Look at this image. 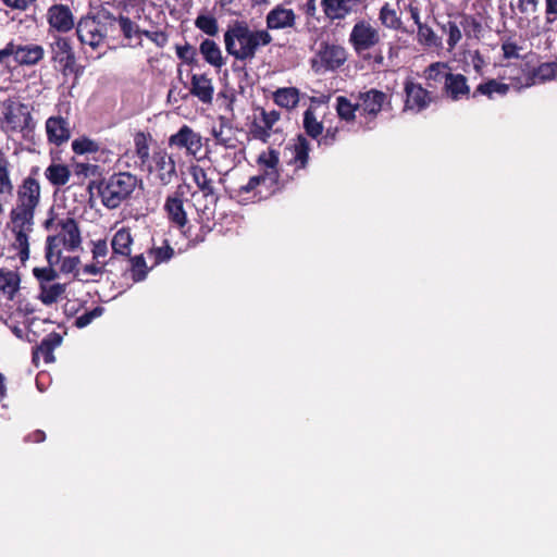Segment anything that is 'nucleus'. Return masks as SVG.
<instances>
[{
    "mask_svg": "<svg viewBox=\"0 0 557 557\" xmlns=\"http://www.w3.org/2000/svg\"><path fill=\"white\" fill-rule=\"evenodd\" d=\"M379 20L387 28L394 30H406L403 26L400 16L397 11L393 9L388 3H385L379 13Z\"/></svg>",
    "mask_w": 557,
    "mask_h": 557,
    "instance_id": "79ce46f5",
    "label": "nucleus"
},
{
    "mask_svg": "<svg viewBox=\"0 0 557 557\" xmlns=\"http://www.w3.org/2000/svg\"><path fill=\"white\" fill-rule=\"evenodd\" d=\"M199 52L205 61L214 67L221 69L225 63L221 48L212 39H203L199 46Z\"/></svg>",
    "mask_w": 557,
    "mask_h": 557,
    "instance_id": "2f4dec72",
    "label": "nucleus"
},
{
    "mask_svg": "<svg viewBox=\"0 0 557 557\" xmlns=\"http://www.w3.org/2000/svg\"><path fill=\"white\" fill-rule=\"evenodd\" d=\"M11 163L9 159L1 153L0 154V195L12 196L14 185L10 175Z\"/></svg>",
    "mask_w": 557,
    "mask_h": 557,
    "instance_id": "37998d69",
    "label": "nucleus"
},
{
    "mask_svg": "<svg viewBox=\"0 0 557 557\" xmlns=\"http://www.w3.org/2000/svg\"><path fill=\"white\" fill-rule=\"evenodd\" d=\"M45 57V49L38 44H15L14 42V62L22 66H33L38 64Z\"/></svg>",
    "mask_w": 557,
    "mask_h": 557,
    "instance_id": "5701e85b",
    "label": "nucleus"
},
{
    "mask_svg": "<svg viewBox=\"0 0 557 557\" xmlns=\"http://www.w3.org/2000/svg\"><path fill=\"white\" fill-rule=\"evenodd\" d=\"M104 312V308L101 306H97L89 311H85L83 314L78 315L75 319V326L78 329L86 327L89 325L96 318H99Z\"/></svg>",
    "mask_w": 557,
    "mask_h": 557,
    "instance_id": "5fc2aeb1",
    "label": "nucleus"
},
{
    "mask_svg": "<svg viewBox=\"0 0 557 557\" xmlns=\"http://www.w3.org/2000/svg\"><path fill=\"white\" fill-rule=\"evenodd\" d=\"M133 242L134 239L129 227H122L117 230L111 239L113 255L125 258L129 257Z\"/></svg>",
    "mask_w": 557,
    "mask_h": 557,
    "instance_id": "c756f323",
    "label": "nucleus"
},
{
    "mask_svg": "<svg viewBox=\"0 0 557 557\" xmlns=\"http://www.w3.org/2000/svg\"><path fill=\"white\" fill-rule=\"evenodd\" d=\"M285 151L289 153L286 164L293 168V174L288 175L289 182L299 180L309 168L311 144L304 134H298L285 147Z\"/></svg>",
    "mask_w": 557,
    "mask_h": 557,
    "instance_id": "9d476101",
    "label": "nucleus"
},
{
    "mask_svg": "<svg viewBox=\"0 0 557 557\" xmlns=\"http://www.w3.org/2000/svg\"><path fill=\"white\" fill-rule=\"evenodd\" d=\"M46 133L50 144L61 146L71 138V127L67 119L57 115L46 121Z\"/></svg>",
    "mask_w": 557,
    "mask_h": 557,
    "instance_id": "a211bd4d",
    "label": "nucleus"
},
{
    "mask_svg": "<svg viewBox=\"0 0 557 557\" xmlns=\"http://www.w3.org/2000/svg\"><path fill=\"white\" fill-rule=\"evenodd\" d=\"M45 177L54 187H61L69 183L71 171L67 165L62 163H51L45 170Z\"/></svg>",
    "mask_w": 557,
    "mask_h": 557,
    "instance_id": "72a5a7b5",
    "label": "nucleus"
},
{
    "mask_svg": "<svg viewBox=\"0 0 557 557\" xmlns=\"http://www.w3.org/2000/svg\"><path fill=\"white\" fill-rule=\"evenodd\" d=\"M147 253L149 258L153 259V265H159L170 261L174 257L175 251L169 240L163 239L161 246L153 244L151 248L148 249Z\"/></svg>",
    "mask_w": 557,
    "mask_h": 557,
    "instance_id": "ea45409f",
    "label": "nucleus"
},
{
    "mask_svg": "<svg viewBox=\"0 0 557 557\" xmlns=\"http://www.w3.org/2000/svg\"><path fill=\"white\" fill-rule=\"evenodd\" d=\"M341 129L338 126H330L325 128L318 139L317 145L319 148H330L339 140Z\"/></svg>",
    "mask_w": 557,
    "mask_h": 557,
    "instance_id": "864d4df0",
    "label": "nucleus"
},
{
    "mask_svg": "<svg viewBox=\"0 0 557 557\" xmlns=\"http://www.w3.org/2000/svg\"><path fill=\"white\" fill-rule=\"evenodd\" d=\"M299 95L296 87H282L273 92V101L281 108L292 110L297 107Z\"/></svg>",
    "mask_w": 557,
    "mask_h": 557,
    "instance_id": "f704fd0d",
    "label": "nucleus"
},
{
    "mask_svg": "<svg viewBox=\"0 0 557 557\" xmlns=\"http://www.w3.org/2000/svg\"><path fill=\"white\" fill-rule=\"evenodd\" d=\"M358 111L360 116V126L363 131H373L376 127V119L382 112L384 106L389 103V96L376 88L358 92Z\"/></svg>",
    "mask_w": 557,
    "mask_h": 557,
    "instance_id": "39448f33",
    "label": "nucleus"
},
{
    "mask_svg": "<svg viewBox=\"0 0 557 557\" xmlns=\"http://www.w3.org/2000/svg\"><path fill=\"white\" fill-rule=\"evenodd\" d=\"M335 111L341 121L354 123L357 117L358 104L345 96L336 97Z\"/></svg>",
    "mask_w": 557,
    "mask_h": 557,
    "instance_id": "c9c22d12",
    "label": "nucleus"
},
{
    "mask_svg": "<svg viewBox=\"0 0 557 557\" xmlns=\"http://www.w3.org/2000/svg\"><path fill=\"white\" fill-rule=\"evenodd\" d=\"M443 91L453 101H458L463 98L470 97V87L468 85V79L462 74H448L445 81V85L443 86Z\"/></svg>",
    "mask_w": 557,
    "mask_h": 557,
    "instance_id": "393cba45",
    "label": "nucleus"
},
{
    "mask_svg": "<svg viewBox=\"0 0 557 557\" xmlns=\"http://www.w3.org/2000/svg\"><path fill=\"white\" fill-rule=\"evenodd\" d=\"M48 22L51 27L66 33L74 27V17L67 5L54 4L48 10Z\"/></svg>",
    "mask_w": 557,
    "mask_h": 557,
    "instance_id": "a878e982",
    "label": "nucleus"
},
{
    "mask_svg": "<svg viewBox=\"0 0 557 557\" xmlns=\"http://www.w3.org/2000/svg\"><path fill=\"white\" fill-rule=\"evenodd\" d=\"M141 36H145L146 38L151 40L158 48H164L169 41V36L164 30H147V29H141L137 25V32L135 34H133L132 40L133 39L140 40ZM138 44L140 45V41Z\"/></svg>",
    "mask_w": 557,
    "mask_h": 557,
    "instance_id": "09e8293b",
    "label": "nucleus"
},
{
    "mask_svg": "<svg viewBox=\"0 0 557 557\" xmlns=\"http://www.w3.org/2000/svg\"><path fill=\"white\" fill-rule=\"evenodd\" d=\"M150 162L152 164V172L157 173L161 185L166 186L177 177L176 163L165 149L159 148L154 150Z\"/></svg>",
    "mask_w": 557,
    "mask_h": 557,
    "instance_id": "2eb2a0df",
    "label": "nucleus"
},
{
    "mask_svg": "<svg viewBox=\"0 0 557 557\" xmlns=\"http://www.w3.org/2000/svg\"><path fill=\"white\" fill-rule=\"evenodd\" d=\"M258 162L265 166L263 171L264 174H270L271 172L275 173L276 177L272 178V185L281 188L285 187L289 183L288 174L283 176L277 170L280 160L278 153L275 150H270L268 154H261L258 159Z\"/></svg>",
    "mask_w": 557,
    "mask_h": 557,
    "instance_id": "c85d7f7f",
    "label": "nucleus"
},
{
    "mask_svg": "<svg viewBox=\"0 0 557 557\" xmlns=\"http://www.w3.org/2000/svg\"><path fill=\"white\" fill-rule=\"evenodd\" d=\"M276 177L274 172H271L270 174H264L263 172L259 175L251 176L249 178L251 186H253L256 191L258 190V187L261 185H264L269 183V186L272 187V178Z\"/></svg>",
    "mask_w": 557,
    "mask_h": 557,
    "instance_id": "0e129e2a",
    "label": "nucleus"
},
{
    "mask_svg": "<svg viewBox=\"0 0 557 557\" xmlns=\"http://www.w3.org/2000/svg\"><path fill=\"white\" fill-rule=\"evenodd\" d=\"M169 146L178 150L185 149L187 154L196 157L203 145L201 135L185 124L169 137Z\"/></svg>",
    "mask_w": 557,
    "mask_h": 557,
    "instance_id": "4468645a",
    "label": "nucleus"
},
{
    "mask_svg": "<svg viewBox=\"0 0 557 557\" xmlns=\"http://www.w3.org/2000/svg\"><path fill=\"white\" fill-rule=\"evenodd\" d=\"M65 293V286L60 283L41 284L39 299L44 305H52Z\"/></svg>",
    "mask_w": 557,
    "mask_h": 557,
    "instance_id": "49530a36",
    "label": "nucleus"
},
{
    "mask_svg": "<svg viewBox=\"0 0 557 557\" xmlns=\"http://www.w3.org/2000/svg\"><path fill=\"white\" fill-rule=\"evenodd\" d=\"M10 58L14 59V40H10L3 48H0V63L8 65Z\"/></svg>",
    "mask_w": 557,
    "mask_h": 557,
    "instance_id": "774afa93",
    "label": "nucleus"
},
{
    "mask_svg": "<svg viewBox=\"0 0 557 557\" xmlns=\"http://www.w3.org/2000/svg\"><path fill=\"white\" fill-rule=\"evenodd\" d=\"M129 273L133 282L138 283L144 281L149 272L144 255L129 256Z\"/></svg>",
    "mask_w": 557,
    "mask_h": 557,
    "instance_id": "a18cd8bd",
    "label": "nucleus"
},
{
    "mask_svg": "<svg viewBox=\"0 0 557 557\" xmlns=\"http://www.w3.org/2000/svg\"><path fill=\"white\" fill-rule=\"evenodd\" d=\"M36 123L27 104L23 102L9 101L4 103L1 129L4 133H33Z\"/></svg>",
    "mask_w": 557,
    "mask_h": 557,
    "instance_id": "0eeeda50",
    "label": "nucleus"
},
{
    "mask_svg": "<svg viewBox=\"0 0 557 557\" xmlns=\"http://www.w3.org/2000/svg\"><path fill=\"white\" fill-rule=\"evenodd\" d=\"M190 174L199 190L205 197L214 196L215 188L213 181L208 176L206 170L200 165H191Z\"/></svg>",
    "mask_w": 557,
    "mask_h": 557,
    "instance_id": "4c0bfd02",
    "label": "nucleus"
},
{
    "mask_svg": "<svg viewBox=\"0 0 557 557\" xmlns=\"http://www.w3.org/2000/svg\"><path fill=\"white\" fill-rule=\"evenodd\" d=\"M72 150L76 154L96 153L100 150V146L97 141L83 136L72 141Z\"/></svg>",
    "mask_w": 557,
    "mask_h": 557,
    "instance_id": "3c124183",
    "label": "nucleus"
},
{
    "mask_svg": "<svg viewBox=\"0 0 557 557\" xmlns=\"http://www.w3.org/2000/svg\"><path fill=\"white\" fill-rule=\"evenodd\" d=\"M443 29L448 33L447 45L449 49L455 48L461 39L459 26L455 22L448 21V23L443 26Z\"/></svg>",
    "mask_w": 557,
    "mask_h": 557,
    "instance_id": "052dcab7",
    "label": "nucleus"
},
{
    "mask_svg": "<svg viewBox=\"0 0 557 557\" xmlns=\"http://www.w3.org/2000/svg\"><path fill=\"white\" fill-rule=\"evenodd\" d=\"M404 111L420 113L426 110L432 103H436L440 96L420 83L408 78L404 83Z\"/></svg>",
    "mask_w": 557,
    "mask_h": 557,
    "instance_id": "9b49d317",
    "label": "nucleus"
},
{
    "mask_svg": "<svg viewBox=\"0 0 557 557\" xmlns=\"http://www.w3.org/2000/svg\"><path fill=\"white\" fill-rule=\"evenodd\" d=\"M62 343V336L57 332L48 334L41 343L36 346L33 351V362L38 366L39 356L41 355L46 363L54 361L53 350Z\"/></svg>",
    "mask_w": 557,
    "mask_h": 557,
    "instance_id": "cd10ccee",
    "label": "nucleus"
},
{
    "mask_svg": "<svg viewBox=\"0 0 557 557\" xmlns=\"http://www.w3.org/2000/svg\"><path fill=\"white\" fill-rule=\"evenodd\" d=\"M450 74L448 71V66L442 62H435L430 64L424 70V77L426 79V87L434 88V84H443L445 85L446 77Z\"/></svg>",
    "mask_w": 557,
    "mask_h": 557,
    "instance_id": "e433bc0d",
    "label": "nucleus"
},
{
    "mask_svg": "<svg viewBox=\"0 0 557 557\" xmlns=\"http://www.w3.org/2000/svg\"><path fill=\"white\" fill-rule=\"evenodd\" d=\"M461 26L468 37H479L482 32L481 23L472 16H463Z\"/></svg>",
    "mask_w": 557,
    "mask_h": 557,
    "instance_id": "bf43d9fd",
    "label": "nucleus"
},
{
    "mask_svg": "<svg viewBox=\"0 0 557 557\" xmlns=\"http://www.w3.org/2000/svg\"><path fill=\"white\" fill-rule=\"evenodd\" d=\"M236 157L237 148L207 147V158L220 175H226L235 168Z\"/></svg>",
    "mask_w": 557,
    "mask_h": 557,
    "instance_id": "f3484780",
    "label": "nucleus"
},
{
    "mask_svg": "<svg viewBox=\"0 0 557 557\" xmlns=\"http://www.w3.org/2000/svg\"><path fill=\"white\" fill-rule=\"evenodd\" d=\"M521 47L517 45L516 41H512L510 38L504 40L502 44V51L505 59H520L519 51Z\"/></svg>",
    "mask_w": 557,
    "mask_h": 557,
    "instance_id": "680f3d73",
    "label": "nucleus"
},
{
    "mask_svg": "<svg viewBox=\"0 0 557 557\" xmlns=\"http://www.w3.org/2000/svg\"><path fill=\"white\" fill-rule=\"evenodd\" d=\"M213 143L210 147H226V148H237V139L233 136L231 129L225 131V126L220 124L219 127H213L211 131Z\"/></svg>",
    "mask_w": 557,
    "mask_h": 557,
    "instance_id": "a19ab883",
    "label": "nucleus"
},
{
    "mask_svg": "<svg viewBox=\"0 0 557 557\" xmlns=\"http://www.w3.org/2000/svg\"><path fill=\"white\" fill-rule=\"evenodd\" d=\"M509 91V85L499 83L496 79L492 78L484 83H481L476 86L474 89L472 97L475 98L479 95L486 96L487 98L492 99L494 94H498L500 96L507 95Z\"/></svg>",
    "mask_w": 557,
    "mask_h": 557,
    "instance_id": "58836bf2",
    "label": "nucleus"
},
{
    "mask_svg": "<svg viewBox=\"0 0 557 557\" xmlns=\"http://www.w3.org/2000/svg\"><path fill=\"white\" fill-rule=\"evenodd\" d=\"M272 42L267 29H251L245 21H234L224 33L226 52L236 60H252L260 47Z\"/></svg>",
    "mask_w": 557,
    "mask_h": 557,
    "instance_id": "7ed1b4c3",
    "label": "nucleus"
},
{
    "mask_svg": "<svg viewBox=\"0 0 557 557\" xmlns=\"http://www.w3.org/2000/svg\"><path fill=\"white\" fill-rule=\"evenodd\" d=\"M265 24L267 30L293 28L296 24V14L292 9L277 4L267 14Z\"/></svg>",
    "mask_w": 557,
    "mask_h": 557,
    "instance_id": "b1692460",
    "label": "nucleus"
},
{
    "mask_svg": "<svg viewBox=\"0 0 557 557\" xmlns=\"http://www.w3.org/2000/svg\"><path fill=\"white\" fill-rule=\"evenodd\" d=\"M79 257L75 256V257H65V258H61V272L62 273H73L77 265L79 264Z\"/></svg>",
    "mask_w": 557,
    "mask_h": 557,
    "instance_id": "69168bd1",
    "label": "nucleus"
},
{
    "mask_svg": "<svg viewBox=\"0 0 557 557\" xmlns=\"http://www.w3.org/2000/svg\"><path fill=\"white\" fill-rule=\"evenodd\" d=\"M195 26L208 36H215L219 33V24L213 15H198L195 20Z\"/></svg>",
    "mask_w": 557,
    "mask_h": 557,
    "instance_id": "8fccbe9b",
    "label": "nucleus"
},
{
    "mask_svg": "<svg viewBox=\"0 0 557 557\" xmlns=\"http://www.w3.org/2000/svg\"><path fill=\"white\" fill-rule=\"evenodd\" d=\"M189 186L186 185V188ZM185 186L178 185L175 191L165 199L164 211L171 223L184 227L187 223V213L184 209Z\"/></svg>",
    "mask_w": 557,
    "mask_h": 557,
    "instance_id": "dca6fc26",
    "label": "nucleus"
},
{
    "mask_svg": "<svg viewBox=\"0 0 557 557\" xmlns=\"http://www.w3.org/2000/svg\"><path fill=\"white\" fill-rule=\"evenodd\" d=\"M237 197L244 200H255L261 197L260 191H256L248 180L247 184L242 185L237 190Z\"/></svg>",
    "mask_w": 557,
    "mask_h": 557,
    "instance_id": "e2e57ef3",
    "label": "nucleus"
},
{
    "mask_svg": "<svg viewBox=\"0 0 557 557\" xmlns=\"http://www.w3.org/2000/svg\"><path fill=\"white\" fill-rule=\"evenodd\" d=\"M137 32V24L128 16H115L106 8L90 11L82 16L76 25V35L82 45L96 50L104 45L116 44L123 37L124 46H131L132 36Z\"/></svg>",
    "mask_w": 557,
    "mask_h": 557,
    "instance_id": "f257e3e1",
    "label": "nucleus"
},
{
    "mask_svg": "<svg viewBox=\"0 0 557 557\" xmlns=\"http://www.w3.org/2000/svg\"><path fill=\"white\" fill-rule=\"evenodd\" d=\"M21 276L17 271L0 268V290L12 300L20 289Z\"/></svg>",
    "mask_w": 557,
    "mask_h": 557,
    "instance_id": "7c9ffc66",
    "label": "nucleus"
},
{
    "mask_svg": "<svg viewBox=\"0 0 557 557\" xmlns=\"http://www.w3.org/2000/svg\"><path fill=\"white\" fill-rule=\"evenodd\" d=\"M62 244L58 236L49 235L46 238L45 258L49 265H57L62 258Z\"/></svg>",
    "mask_w": 557,
    "mask_h": 557,
    "instance_id": "c03bdc74",
    "label": "nucleus"
},
{
    "mask_svg": "<svg viewBox=\"0 0 557 557\" xmlns=\"http://www.w3.org/2000/svg\"><path fill=\"white\" fill-rule=\"evenodd\" d=\"M108 252H109V248H108V244L104 239H98L97 242L92 243V248H91L92 259L95 261H97L98 263H100V262L109 263L113 259V257H111L108 261L104 260Z\"/></svg>",
    "mask_w": 557,
    "mask_h": 557,
    "instance_id": "4d7b16f0",
    "label": "nucleus"
},
{
    "mask_svg": "<svg viewBox=\"0 0 557 557\" xmlns=\"http://www.w3.org/2000/svg\"><path fill=\"white\" fill-rule=\"evenodd\" d=\"M418 41L428 47H438L441 45L440 38L435 35L433 29L426 24L418 26Z\"/></svg>",
    "mask_w": 557,
    "mask_h": 557,
    "instance_id": "603ef678",
    "label": "nucleus"
},
{
    "mask_svg": "<svg viewBox=\"0 0 557 557\" xmlns=\"http://www.w3.org/2000/svg\"><path fill=\"white\" fill-rule=\"evenodd\" d=\"M139 182L137 176L129 172H116L90 181L87 191L90 200L97 196L104 208L114 210L132 198Z\"/></svg>",
    "mask_w": 557,
    "mask_h": 557,
    "instance_id": "f03ea898",
    "label": "nucleus"
},
{
    "mask_svg": "<svg viewBox=\"0 0 557 557\" xmlns=\"http://www.w3.org/2000/svg\"><path fill=\"white\" fill-rule=\"evenodd\" d=\"M12 223V233L14 234V242L12 247L17 250L20 260L24 263L29 259V234L33 232L34 220L10 215Z\"/></svg>",
    "mask_w": 557,
    "mask_h": 557,
    "instance_id": "ddd939ff",
    "label": "nucleus"
},
{
    "mask_svg": "<svg viewBox=\"0 0 557 557\" xmlns=\"http://www.w3.org/2000/svg\"><path fill=\"white\" fill-rule=\"evenodd\" d=\"M380 39L379 30L364 20L358 21L349 35V42L354 50L358 55H362L364 60L370 59V57L363 53L374 48Z\"/></svg>",
    "mask_w": 557,
    "mask_h": 557,
    "instance_id": "f8f14e48",
    "label": "nucleus"
},
{
    "mask_svg": "<svg viewBox=\"0 0 557 557\" xmlns=\"http://www.w3.org/2000/svg\"><path fill=\"white\" fill-rule=\"evenodd\" d=\"M189 92L202 103H211L214 94L212 79L207 74H193Z\"/></svg>",
    "mask_w": 557,
    "mask_h": 557,
    "instance_id": "bb28decb",
    "label": "nucleus"
},
{
    "mask_svg": "<svg viewBox=\"0 0 557 557\" xmlns=\"http://www.w3.org/2000/svg\"><path fill=\"white\" fill-rule=\"evenodd\" d=\"M530 67L531 63L524 59H521L519 62L508 63L505 65L502 78L509 79L518 88L530 87L533 85Z\"/></svg>",
    "mask_w": 557,
    "mask_h": 557,
    "instance_id": "412c9836",
    "label": "nucleus"
},
{
    "mask_svg": "<svg viewBox=\"0 0 557 557\" xmlns=\"http://www.w3.org/2000/svg\"><path fill=\"white\" fill-rule=\"evenodd\" d=\"M361 0H321L324 15L330 21L346 18L357 10Z\"/></svg>",
    "mask_w": 557,
    "mask_h": 557,
    "instance_id": "6ab92c4d",
    "label": "nucleus"
},
{
    "mask_svg": "<svg viewBox=\"0 0 557 557\" xmlns=\"http://www.w3.org/2000/svg\"><path fill=\"white\" fill-rule=\"evenodd\" d=\"M281 113L276 110L267 111L260 109V119L255 121L250 127V134L255 139L267 143L271 136L274 124L280 120Z\"/></svg>",
    "mask_w": 557,
    "mask_h": 557,
    "instance_id": "4be33fe9",
    "label": "nucleus"
},
{
    "mask_svg": "<svg viewBox=\"0 0 557 557\" xmlns=\"http://www.w3.org/2000/svg\"><path fill=\"white\" fill-rule=\"evenodd\" d=\"M153 138L150 133L138 131L134 135V153L137 158V165L141 171L152 173V164L150 162V144Z\"/></svg>",
    "mask_w": 557,
    "mask_h": 557,
    "instance_id": "aec40b11",
    "label": "nucleus"
},
{
    "mask_svg": "<svg viewBox=\"0 0 557 557\" xmlns=\"http://www.w3.org/2000/svg\"><path fill=\"white\" fill-rule=\"evenodd\" d=\"M54 265H49L45 268H34L33 274L41 284L50 283L55 280L58 276L57 271L53 269Z\"/></svg>",
    "mask_w": 557,
    "mask_h": 557,
    "instance_id": "13d9d810",
    "label": "nucleus"
},
{
    "mask_svg": "<svg viewBox=\"0 0 557 557\" xmlns=\"http://www.w3.org/2000/svg\"><path fill=\"white\" fill-rule=\"evenodd\" d=\"M176 54L186 64L193 65L197 63V50L189 44L177 46Z\"/></svg>",
    "mask_w": 557,
    "mask_h": 557,
    "instance_id": "6e6d98bb",
    "label": "nucleus"
},
{
    "mask_svg": "<svg viewBox=\"0 0 557 557\" xmlns=\"http://www.w3.org/2000/svg\"><path fill=\"white\" fill-rule=\"evenodd\" d=\"M302 128L305 131V136L318 141L321 137L324 125L321 121H319L315 116V112L312 107H309L305 110L302 115Z\"/></svg>",
    "mask_w": 557,
    "mask_h": 557,
    "instance_id": "473e14b6",
    "label": "nucleus"
},
{
    "mask_svg": "<svg viewBox=\"0 0 557 557\" xmlns=\"http://www.w3.org/2000/svg\"><path fill=\"white\" fill-rule=\"evenodd\" d=\"M39 172V168L34 166L30 173L22 181L17 189V203L10 212V215L33 219L35 210L40 202V184L35 177Z\"/></svg>",
    "mask_w": 557,
    "mask_h": 557,
    "instance_id": "20e7f679",
    "label": "nucleus"
},
{
    "mask_svg": "<svg viewBox=\"0 0 557 557\" xmlns=\"http://www.w3.org/2000/svg\"><path fill=\"white\" fill-rule=\"evenodd\" d=\"M347 50L338 44L322 41L311 60L315 73L334 72L347 61Z\"/></svg>",
    "mask_w": 557,
    "mask_h": 557,
    "instance_id": "1a4fd4ad",
    "label": "nucleus"
},
{
    "mask_svg": "<svg viewBox=\"0 0 557 557\" xmlns=\"http://www.w3.org/2000/svg\"><path fill=\"white\" fill-rule=\"evenodd\" d=\"M55 225L58 233L53 236H58L60 243L64 249L74 251L82 245V234L77 220L70 214L57 219L53 209L49 211V218L45 220L42 226L46 231L51 230Z\"/></svg>",
    "mask_w": 557,
    "mask_h": 557,
    "instance_id": "423d86ee",
    "label": "nucleus"
},
{
    "mask_svg": "<svg viewBox=\"0 0 557 557\" xmlns=\"http://www.w3.org/2000/svg\"><path fill=\"white\" fill-rule=\"evenodd\" d=\"M50 53L54 69L64 77L70 75L78 77L82 75L83 67L76 62L75 52L69 38H55V40L50 44Z\"/></svg>",
    "mask_w": 557,
    "mask_h": 557,
    "instance_id": "6e6552de",
    "label": "nucleus"
},
{
    "mask_svg": "<svg viewBox=\"0 0 557 557\" xmlns=\"http://www.w3.org/2000/svg\"><path fill=\"white\" fill-rule=\"evenodd\" d=\"M530 75L533 81V85L549 81L556 75V67L554 63H542L539 66L531 64Z\"/></svg>",
    "mask_w": 557,
    "mask_h": 557,
    "instance_id": "de8ad7c7",
    "label": "nucleus"
},
{
    "mask_svg": "<svg viewBox=\"0 0 557 557\" xmlns=\"http://www.w3.org/2000/svg\"><path fill=\"white\" fill-rule=\"evenodd\" d=\"M107 264H108V262L98 263L97 261H95L94 263H90V264H85L83 267V273L86 275H91V276L101 275V274H103L104 268Z\"/></svg>",
    "mask_w": 557,
    "mask_h": 557,
    "instance_id": "338daca9",
    "label": "nucleus"
}]
</instances>
